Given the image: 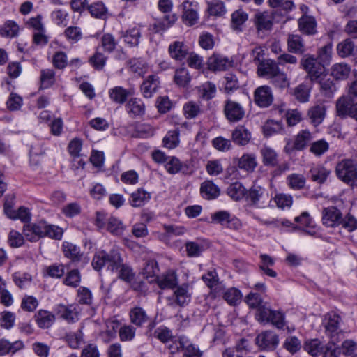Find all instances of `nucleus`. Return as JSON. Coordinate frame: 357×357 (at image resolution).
<instances>
[{
	"mask_svg": "<svg viewBox=\"0 0 357 357\" xmlns=\"http://www.w3.org/2000/svg\"><path fill=\"white\" fill-rule=\"evenodd\" d=\"M243 298L241 291L236 287H230L223 292V299L231 306L238 305Z\"/></svg>",
	"mask_w": 357,
	"mask_h": 357,
	"instance_id": "37",
	"label": "nucleus"
},
{
	"mask_svg": "<svg viewBox=\"0 0 357 357\" xmlns=\"http://www.w3.org/2000/svg\"><path fill=\"white\" fill-rule=\"evenodd\" d=\"M24 347V343L17 340L14 342H10L5 339L0 340V356H4L10 352L14 354L21 350Z\"/></svg>",
	"mask_w": 357,
	"mask_h": 357,
	"instance_id": "38",
	"label": "nucleus"
},
{
	"mask_svg": "<svg viewBox=\"0 0 357 357\" xmlns=\"http://www.w3.org/2000/svg\"><path fill=\"white\" fill-rule=\"evenodd\" d=\"M122 261L121 254L116 250H112L109 252L99 250L93 256L92 266L96 271H100L103 266H107L109 270L115 272Z\"/></svg>",
	"mask_w": 357,
	"mask_h": 357,
	"instance_id": "1",
	"label": "nucleus"
},
{
	"mask_svg": "<svg viewBox=\"0 0 357 357\" xmlns=\"http://www.w3.org/2000/svg\"><path fill=\"white\" fill-rule=\"evenodd\" d=\"M63 250L65 257L70 259L73 261L81 260L82 254L80 252V248L77 245L68 242H64Z\"/></svg>",
	"mask_w": 357,
	"mask_h": 357,
	"instance_id": "42",
	"label": "nucleus"
},
{
	"mask_svg": "<svg viewBox=\"0 0 357 357\" xmlns=\"http://www.w3.org/2000/svg\"><path fill=\"white\" fill-rule=\"evenodd\" d=\"M125 107L131 118H139L145 114L146 106L140 98H131L126 103Z\"/></svg>",
	"mask_w": 357,
	"mask_h": 357,
	"instance_id": "14",
	"label": "nucleus"
},
{
	"mask_svg": "<svg viewBox=\"0 0 357 357\" xmlns=\"http://www.w3.org/2000/svg\"><path fill=\"white\" fill-rule=\"evenodd\" d=\"M289 186L294 190H301L305 185L306 179L303 174H291L287 176Z\"/></svg>",
	"mask_w": 357,
	"mask_h": 357,
	"instance_id": "49",
	"label": "nucleus"
},
{
	"mask_svg": "<svg viewBox=\"0 0 357 357\" xmlns=\"http://www.w3.org/2000/svg\"><path fill=\"white\" fill-rule=\"evenodd\" d=\"M310 122L317 126L321 124L326 116V107L323 104L316 105L310 107L307 112Z\"/></svg>",
	"mask_w": 357,
	"mask_h": 357,
	"instance_id": "29",
	"label": "nucleus"
},
{
	"mask_svg": "<svg viewBox=\"0 0 357 357\" xmlns=\"http://www.w3.org/2000/svg\"><path fill=\"white\" fill-rule=\"evenodd\" d=\"M107 229L113 235L121 236L123 233L125 226L117 218L110 217L107 220Z\"/></svg>",
	"mask_w": 357,
	"mask_h": 357,
	"instance_id": "46",
	"label": "nucleus"
},
{
	"mask_svg": "<svg viewBox=\"0 0 357 357\" xmlns=\"http://www.w3.org/2000/svg\"><path fill=\"white\" fill-rule=\"evenodd\" d=\"M288 51L294 54H303L305 52V43L298 34H289L287 38Z\"/></svg>",
	"mask_w": 357,
	"mask_h": 357,
	"instance_id": "24",
	"label": "nucleus"
},
{
	"mask_svg": "<svg viewBox=\"0 0 357 357\" xmlns=\"http://www.w3.org/2000/svg\"><path fill=\"white\" fill-rule=\"evenodd\" d=\"M273 199L276 206L281 209L290 208L293 203L291 195L284 193L276 194Z\"/></svg>",
	"mask_w": 357,
	"mask_h": 357,
	"instance_id": "57",
	"label": "nucleus"
},
{
	"mask_svg": "<svg viewBox=\"0 0 357 357\" xmlns=\"http://www.w3.org/2000/svg\"><path fill=\"white\" fill-rule=\"evenodd\" d=\"M335 174L343 183L351 187H357V162L352 159H342L335 166Z\"/></svg>",
	"mask_w": 357,
	"mask_h": 357,
	"instance_id": "2",
	"label": "nucleus"
},
{
	"mask_svg": "<svg viewBox=\"0 0 357 357\" xmlns=\"http://www.w3.org/2000/svg\"><path fill=\"white\" fill-rule=\"evenodd\" d=\"M158 77L154 75H149L141 86L142 93L145 98H151L159 86Z\"/></svg>",
	"mask_w": 357,
	"mask_h": 357,
	"instance_id": "28",
	"label": "nucleus"
},
{
	"mask_svg": "<svg viewBox=\"0 0 357 357\" xmlns=\"http://www.w3.org/2000/svg\"><path fill=\"white\" fill-rule=\"evenodd\" d=\"M192 291L188 284L178 286L174 291V302L179 306L187 305L191 301Z\"/></svg>",
	"mask_w": 357,
	"mask_h": 357,
	"instance_id": "17",
	"label": "nucleus"
},
{
	"mask_svg": "<svg viewBox=\"0 0 357 357\" xmlns=\"http://www.w3.org/2000/svg\"><path fill=\"white\" fill-rule=\"evenodd\" d=\"M158 271L159 268L157 262L154 260H150L145 264L142 273L146 278L152 279L156 276Z\"/></svg>",
	"mask_w": 357,
	"mask_h": 357,
	"instance_id": "64",
	"label": "nucleus"
},
{
	"mask_svg": "<svg viewBox=\"0 0 357 357\" xmlns=\"http://www.w3.org/2000/svg\"><path fill=\"white\" fill-rule=\"evenodd\" d=\"M350 67L344 63L334 64L331 68V75L336 79H344L350 74Z\"/></svg>",
	"mask_w": 357,
	"mask_h": 357,
	"instance_id": "43",
	"label": "nucleus"
},
{
	"mask_svg": "<svg viewBox=\"0 0 357 357\" xmlns=\"http://www.w3.org/2000/svg\"><path fill=\"white\" fill-rule=\"evenodd\" d=\"M224 114L229 122L235 123L243 119L245 111L239 102L227 99L224 104Z\"/></svg>",
	"mask_w": 357,
	"mask_h": 357,
	"instance_id": "5",
	"label": "nucleus"
},
{
	"mask_svg": "<svg viewBox=\"0 0 357 357\" xmlns=\"http://www.w3.org/2000/svg\"><path fill=\"white\" fill-rule=\"evenodd\" d=\"M321 221L327 227H335L342 222V214L336 207H326L321 212Z\"/></svg>",
	"mask_w": 357,
	"mask_h": 357,
	"instance_id": "10",
	"label": "nucleus"
},
{
	"mask_svg": "<svg viewBox=\"0 0 357 357\" xmlns=\"http://www.w3.org/2000/svg\"><path fill=\"white\" fill-rule=\"evenodd\" d=\"M310 91V88L307 84L303 83L294 89V96L298 102L305 103L309 101Z\"/></svg>",
	"mask_w": 357,
	"mask_h": 357,
	"instance_id": "45",
	"label": "nucleus"
},
{
	"mask_svg": "<svg viewBox=\"0 0 357 357\" xmlns=\"http://www.w3.org/2000/svg\"><path fill=\"white\" fill-rule=\"evenodd\" d=\"M132 94V90L126 89L122 86H115L109 90V96L111 100L120 105L125 103L128 97Z\"/></svg>",
	"mask_w": 357,
	"mask_h": 357,
	"instance_id": "25",
	"label": "nucleus"
},
{
	"mask_svg": "<svg viewBox=\"0 0 357 357\" xmlns=\"http://www.w3.org/2000/svg\"><path fill=\"white\" fill-rule=\"evenodd\" d=\"M129 317L130 322L137 327H142L150 320L146 310L139 306L132 307L129 312Z\"/></svg>",
	"mask_w": 357,
	"mask_h": 357,
	"instance_id": "21",
	"label": "nucleus"
},
{
	"mask_svg": "<svg viewBox=\"0 0 357 357\" xmlns=\"http://www.w3.org/2000/svg\"><path fill=\"white\" fill-rule=\"evenodd\" d=\"M333 45L328 43L317 50V59L324 65H328L332 56Z\"/></svg>",
	"mask_w": 357,
	"mask_h": 357,
	"instance_id": "51",
	"label": "nucleus"
},
{
	"mask_svg": "<svg viewBox=\"0 0 357 357\" xmlns=\"http://www.w3.org/2000/svg\"><path fill=\"white\" fill-rule=\"evenodd\" d=\"M80 307L77 305H58L56 307L57 315L68 324H73L79 321Z\"/></svg>",
	"mask_w": 357,
	"mask_h": 357,
	"instance_id": "9",
	"label": "nucleus"
},
{
	"mask_svg": "<svg viewBox=\"0 0 357 357\" xmlns=\"http://www.w3.org/2000/svg\"><path fill=\"white\" fill-rule=\"evenodd\" d=\"M117 45V41L114 36L110 33H105L101 38V46L105 52H112Z\"/></svg>",
	"mask_w": 357,
	"mask_h": 357,
	"instance_id": "59",
	"label": "nucleus"
},
{
	"mask_svg": "<svg viewBox=\"0 0 357 357\" xmlns=\"http://www.w3.org/2000/svg\"><path fill=\"white\" fill-rule=\"evenodd\" d=\"M312 139V134L308 130H302L296 135L293 144L290 140L287 142L284 150L287 153L294 150L302 151L307 146Z\"/></svg>",
	"mask_w": 357,
	"mask_h": 357,
	"instance_id": "7",
	"label": "nucleus"
},
{
	"mask_svg": "<svg viewBox=\"0 0 357 357\" xmlns=\"http://www.w3.org/2000/svg\"><path fill=\"white\" fill-rule=\"evenodd\" d=\"M175 343L176 347L172 345L169 346V349L172 353H175L182 349V351H183L184 357H202V352L195 344H190L185 345L181 340L176 341Z\"/></svg>",
	"mask_w": 357,
	"mask_h": 357,
	"instance_id": "19",
	"label": "nucleus"
},
{
	"mask_svg": "<svg viewBox=\"0 0 357 357\" xmlns=\"http://www.w3.org/2000/svg\"><path fill=\"white\" fill-rule=\"evenodd\" d=\"M278 65V63L273 60L263 61L258 66L257 74L259 77H266L270 79L280 70Z\"/></svg>",
	"mask_w": 357,
	"mask_h": 357,
	"instance_id": "20",
	"label": "nucleus"
},
{
	"mask_svg": "<svg viewBox=\"0 0 357 357\" xmlns=\"http://www.w3.org/2000/svg\"><path fill=\"white\" fill-rule=\"evenodd\" d=\"M312 179L319 183H324L331 172L322 166L314 167L310 171Z\"/></svg>",
	"mask_w": 357,
	"mask_h": 357,
	"instance_id": "53",
	"label": "nucleus"
},
{
	"mask_svg": "<svg viewBox=\"0 0 357 357\" xmlns=\"http://www.w3.org/2000/svg\"><path fill=\"white\" fill-rule=\"evenodd\" d=\"M40 88L47 89L52 87L56 82V75L53 69L47 68L40 70Z\"/></svg>",
	"mask_w": 357,
	"mask_h": 357,
	"instance_id": "36",
	"label": "nucleus"
},
{
	"mask_svg": "<svg viewBox=\"0 0 357 357\" xmlns=\"http://www.w3.org/2000/svg\"><path fill=\"white\" fill-rule=\"evenodd\" d=\"M121 37L130 47H136L139 43L142 37V26L137 25L122 31Z\"/></svg>",
	"mask_w": 357,
	"mask_h": 357,
	"instance_id": "18",
	"label": "nucleus"
},
{
	"mask_svg": "<svg viewBox=\"0 0 357 357\" xmlns=\"http://www.w3.org/2000/svg\"><path fill=\"white\" fill-rule=\"evenodd\" d=\"M300 66L312 82L318 81L325 72V65L312 54H305L300 61Z\"/></svg>",
	"mask_w": 357,
	"mask_h": 357,
	"instance_id": "3",
	"label": "nucleus"
},
{
	"mask_svg": "<svg viewBox=\"0 0 357 357\" xmlns=\"http://www.w3.org/2000/svg\"><path fill=\"white\" fill-rule=\"evenodd\" d=\"M118 273V276L121 280L130 282L133 280L135 273L130 266L121 262L118 269L115 271Z\"/></svg>",
	"mask_w": 357,
	"mask_h": 357,
	"instance_id": "58",
	"label": "nucleus"
},
{
	"mask_svg": "<svg viewBox=\"0 0 357 357\" xmlns=\"http://www.w3.org/2000/svg\"><path fill=\"white\" fill-rule=\"evenodd\" d=\"M207 64L208 69L212 71H224L231 67L232 61L221 54H213L208 58Z\"/></svg>",
	"mask_w": 357,
	"mask_h": 357,
	"instance_id": "13",
	"label": "nucleus"
},
{
	"mask_svg": "<svg viewBox=\"0 0 357 357\" xmlns=\"http://www.w3.org/2000/svg\"><path fill=\"white\" fill-rule=\"evenodd\" d=\"M324 344L318 339L308 340L305 342L304 349L312 356L322 355Z\"/></svg>",
	"mask_w": 357,
	"mask_h": 357,
	"instance_id": "41",
	"label": "nucleus"
},
{
	"mask_svg": "<svg viewBox=\"0 0 357 357\" xmlns=\"http://www.w3.org/2000/svg\"><path fill=\"white\" fill-rule=\"evenodd\" d=\"M35 319L40 328H48L54 324L55 317L47 310H40L35 314Z\"/></svg>",
	"mask_w": 357,
	"mask_h": 357,
	"instance_id": "31",
	"label": "nucleus"
},
{
	"mask_svg": "<svg viewBox=\"0 0 357 357\" xmlns=\"http://www.w3.org/2000/svg\"><path fill=\"white\" fill-rule=\"evenodd\" d=\"M255 24L258 30H269L273 25L272 17L266 12L257 13L255 16Z\"/></svg>",
	"mask_w": 357,
	"mask_h": 357,
	"instance_id": "39",
	"label": "nucleus"
},
{
	"mask_svg": "<svg viewBox=\"0 0 357 357\" xmlns=\"http://www.w3.org/2000/svg\"><path fill=\"white\" fill-rule=\"evenodd\" d=\"M155 334L157 338H158L163 343L172 342L173 344L171 345L173 347H176L175 342H178L179 340H176L173 336L172 331L165 326L158 328L157 330H155Z\"/></svg>",
	"mask_w": 357,
	"mask_h": 357,
	"instance_id": "47",
	"label": "nucleus"
},
{
	"mask_svg": "<svg viewBox=\"0 0 357 357\" xmlns=\"http://www.w3.org/2000/svg\"><path fill=\"white\" fill-rule=\"evenodd\" d=\"M156 281L160 289H174L178 284V278L176 272L172 270L167 271L160 276L155 277Z\"/></svg>",
	"mask_w": 357,
	"mask_h": 357,
	"instance_id": "16",
	"label": "nucleus"
},
{
	"mask_svg": "<svg viewBox=\"0 0 357 357\" xmlns=\"http://www.w3.org/2000/svg\"><path fill=\"white\" fill-rule=\"evenodd\" d=\"M19 26L11 20L7 21L0 31V33L3 37L13 38L17 36Z\"/></svg>",
	"mask_w": 357,
	"mask_h": 357,
	"instance_id": "52",
	"label": "nucleus"
},
{
	"mask_svg": "<svg viewBox=\"0 0 357 357\" xmlns=\"http://www.w3.org/2000/svg\"><path fill=\"white\" fill-rule=\"evenodd\" d=\"M247 199L257 208H264L271 202L268 192L260 186L250 189Z\"/></svg>",
	"mask_w": 357,
	"mask_h": 357,
	"instance_id": "8",
	"label": "nucleus"
},
{
	"mask_svg": "<svg viewBox=\"0 0 357 357\" xmlns=\"http://www.w3.org/2000/svg\"><path fill=\"white\" fill-rule=\"evenodd\" d=\"M199 90L202 94L203 98L206 100H210L213 98L216 93L215 85L210 82H207L202 84Z\"/></svg>",
	"mask_w": 357,
	"mask_h": 357,
	"instance_id": "63",
	"label": "nucleus"
},
{
	"mask_svg": "<svg viewBox=\"0 0 357 357\" xmlns=\"http://www.w3.org/2000/svg\"><path fill=\"white\" fill-rule=\"evenodd\" d=\"M176 15H167L162 20L156 21L153 26L155 33L163 32L171 27L176 21Z\"/></svg>",
	"mask_w": 357,
	"mask_h": 357,
	"instance_id": "40",
	"label": "nucleus"
},
{
	"mask_svg": "<svg viewBox=\"0 0 357 357\" xmlns=\"http://www.w3.org/2000/svg\"><path fill=\"white\" fill-rule=\"evenodd\" d=\"M150 199V193L142 188H139L131 194L129 202L133 207H141L147 203Z\"/></svg>",
	"mask_w": 357,
	"mask_h": 357,
	"instance_id": "33",
	"label": "nucleus"
},
{
	"mask_svg": "<svg viewBox=\"0 0 357 357\" xmlns=\"http://www.w3.org/2000/svg\"><path fill=\"white\" fill-rule=\"evenodd\" d=\"M317 22L315 19L310 15H303L298 20L299 30L306 35H314L316 33Z\"/></svg>",
	"mask_w": 357,
	"mask_h": 357,
	"instance_id": "27",
	"label": "nucleus"
},
{
	"mask_svg": "<svg viewBox=\"0 0 357 357\" xmlns=\"http://www.w3.org/2000/svg\"><path fill=\"white\" fill-rule=\"evenodd\" d=\"M255 342L261 350L273 351L279 344V337L274 332L266 331L256 337Z\"/></svg>",
	"mask_w": 357,
	"mask_h": 357,
	"instance_id": "6",
	"label": "nucleus"
},
{
	"mask_svg": "<svg viewBox=\"0 0 357 357\" xmlns=\"http://www.w3.org/2000/svg\"><path fill=\"white\" fill-rule=\"evenodd\" d=\"M80 282L81 275L77 269H73L68 272L65 279L63 280L64 284L72 287H78Z\"/></svg>",
	"mask_w": 357,
	"mask_h": 357,
	"instance_id": "56",
	"label": "nucleus"
},
{
	"mask_svg": "<svg viewBox=\"0 0 357 357\" xmlns=\"http://www.w3.org/2000/svg\"><path fill=\"white\" fill-rule=\"evenodd\" d=\"M175 83L180 86H185L190 81L188 70L185 68H181L175 71L174 77Z\"/></svg>",
	"mask_w": 357,
	"mask_h": 357,
	"instance_id": "54",
	"label": "nucleus"
},
{
	"mask_svg": "<svg viewBox=\"0 0 357 357\" xmlns=\"http://www.w3.org/2000/svg\"><path fill=\"white\" fill-rule=\"evenodd\" d=\"M183 8V21L185 24L192 26L198 20L197 3L196 2L185 0L182 3Z\"/></svg>",
	"mask_w": 357,
	"mask_h": 357,
	"instance_id": "12",
	"label": "nucleus"
},
{
	"mask_svg": "<svg viewBox=\"0 0 357 357\" xmlns=\"http://www.w3.org/2000/svg\"><path fill=\"white\" fill-rule=\"evenodd\" d=\"M228 195L234 200L238 201L246 195V190L239 182L231 183L227 188Z\"/></svg>",
	"mask_w": 357,
	"mask_h": 357,
	"instance_id": "44",
	"label": "nucleus"
},
{
	"mask_svg": "<svg viewBox=\"0 0 357 357\" xmlns=\"http://www.w3.org/2000/svg\"><path fill=\"white\" fill-rule=\"evenodd\" d=\"M357 51V46L350 39L347 38L337 45V52L340 56L344 58L354 54Z\"/></svg>",
	"mask_w": 357,
	"mask_h": 357,
	"instance_id": "34",
	"label": "nucleus"
},
{
	"mask_svg": "<svg viewBox=\"0 0 357 357\" xmlns=\"http://www.w3.org/2000/svg\"><path fill=\"white\" fill-rule=\"evenodd\" d=\"M354 102L349 96H341L336 101L337 115L342 118L349 116Z\"/></svg>",
	"mask_w": 357,
	"mask_h": 357,
	"instance_id": "23",
	"label": "nucleus"
},
{
	"mask_svg": "<svg viewBox=\"0 0 357 357\" xmlns=\"http://www.w3.org/2000/svg\"><path fill=\"white\" fill-rule=\"evenodd\" d=\"M257 165L254 153H244L238 162V167L248 172H252Z\"/></svg>",
	"mask_w": 357,
	"mask_h": 357,
	"instance_id": "35",
	"label": "nucleus"
},
{
	"mask_svg": "<svg viewBox=\"0 0 357 357\" xmlns=\"http://www.w3.org/2000/svg\"><path fill=\"white\" fill-rule=\"evenodd\" d=\"M340 317L335 312H329L325 314L322 321V325L325 330V334L329 338H343V333L340 329Z\"/></svg>",
	"mask_w": 357,
	"mask_h": 357,
	"instance_id": "4",
	"label": "nucleus"
},
{
	"mask_svg": "<svg viewBox=\"0 0 357 357\" xmlns=\"http://www.w3.org/2000/svg\"><path fill=\"white\" fill-rule=\"evenodd\" d=\"M341 337L330 338V341L324 344L322 356L323 357H340L341 355V348L337 343L342 340Z\"/></svg>",
	"mask_w": 357,
	"mask_h": 357,
	"instance_id": "32",
	"label": "nucleus"
},
{
	"mask_svg": "<svg viewBox=\"0 0 357 357\" xmlns=\"http://www.w3.org/2000/svg\"><path fill=\"white\" fill-rule=\"evenodd\" d=\"M169 54L174 60L182 61L188 54V49L182 41H174L168 48Z\"/></svg>",
	"mask_w": 357,
	"mask_h": 357,
	"instance_id": "22",
	"label": "nucleus"
},
{
	"mask_svg": "<svg viewBox=\"0 0 357 357\" xmlns=\"http://www.w3.org/2000/svg\"><path fill=\"white\" fill-rule=\"evenodd\" d=\"M200 193L206 199H214L220 195V189L213 181L207 180L201 184Z\"/></svg>",
	"mask_w": 357,
	"mask_h": 357,
	"instance_id": "30",
	"label": "nucleus"
},
{
	"mask_svg": "<svg viewBox=\"0 0 357 357\" xmlns=\"http://www.w3.org/2000/svg\"><path fill=\"white\" fill-rule=\"evenodd\" d=\"M264 134L266 137L280 133L283 130L282 122L273 120L267 121L263 128Z\"/></svg>",
	"mask_w": 357,
	"mask_h": 357,
	"instance_id": "50",
	"label": "nucleus"
},
{
	"mask_svg": "<svg viewBox=\"0 0 357 357\" xmlns=\"http://www.w3.org/2000/svg\"><path fill=\"white\" fill-rule=\"evenodd\" d=\"M234 143L239 146L248 144L251 139V133L243 126L236 127L231 133Z\"/></svg>",
	"mask_w": 357,
	"mask_h": 357,
	"instance_id": "26",
	"label": "nucleus"
},
{
	"mask_svg": "<svg viewBox=\"0 0 357 357\" xmlns=\"http://www.w3.org/2000/svg\"><path fill=\"white\" fill-rule=\"evenodd\" d=\"M328 143L324 139H319L311 144L310 151L316 156H321L328 151Z\"/></svg>",
	"mask_w": 357,
	"mask_h": 357,
	"instance_id": "55",
	"label": "nucleus"
},
{
	"mask_svg": "<svg viewBox=\"0 0 357 357\" xmlns=\"http://www.w3.org/2000/svg\"><path fill=\"white\" fill-rule=\"evenodd\" d=\"M273 100L271 89L268 86L258 87L255 91V102L261 107H267Z\"/></svg>",
	"mask_w": 357,
	"mask_h": 357,
	"instance_id": "15",
	"label": "nucleus"
},
{
	"mask_svg": "<svg viewBox=\"0 0 357 357\" xmlns=\"http://www.w3.org/2000/svg\"><path fill=\"white\" fill-rule=\"evenodd\" d=\"M178 135L176 130L169 131L163 139L164 146L169 149L176 147L179 143Z\"/></svg>",
	"mask_w": 357,
	"mask_h": 357,
	"instance_id": "61",
	"label": "nucleus"
},
{
	"mask_svg": "<svg viewBox=\"0 0 357 357\" xmlns=\"http://www.w3.org/2000/svg\"><path fill=\"white\" fill-rule=\"evenodd\" d=\"M263 162L265 165L275 166L278 162L276 152L271 148L264 146L261 149Z\"/></svg>",
	"mask_w": 357,
	"mask_h": 357,
	"instance_id": "48",
	"label": "nucleus"
},
{
	"mask_svg": "<svg viewBox=\"0 0 357 357\" xmlns=\"http://www.w3.org/2000/svg\"><path fill=\"white\" fill-rule=\"evenodd\" d=\"M270 82L273 84L275 87L280 89H284L289 86V82L287 77L286 73L279 70L278 73H277L271 79H270Z\"/></svg>",
	"mask_w": 357,
	"mask_h": 357,
	"instance_id": "60",
	"label": "nucleus"
},
{
	"mask_svg": "<svg viewBox=\"0 0 357 357\" xmlns=\"http://www.w3.org/2000/svg\"><path fill=\"white\" fill-rule=\"evenodd\" d=\"M64 36L68 41L75 43L82 39V33L78 26H69L65 30Z\"/></svg>",
	"mask_w": 357,
	"mask_h": 357,
	"instance_id": "62",
	"label": "nucleus"
},
{
	"mask_svg": "<svg viewBox=\"0 0 357 357\" xmlns=\"http://www.w3.org/2000/svg\"><path fill=\"white\" fill-rule=\"evenodd\" d=\"M214 222L218 223L226 227L238 229L241 227L239 220L226 211H220L213 213L211 216Z\"/></svg>",
	"mask_w": 357,
	"mask_h": 357,
	"instance_id": "11",
	"label": "nucleus"
}]
</instances>
